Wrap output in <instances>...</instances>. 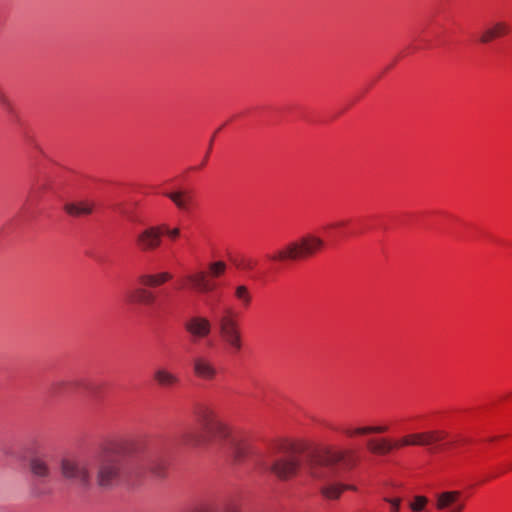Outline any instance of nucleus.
I'll use <instances>...</instances> for the list:
<instances>
[{
    "mask_svg": "<svg viewBox=\"0 0 512 512\" xmlns=\"http://www.w3.org/2000/svg\"><path fill=\"white\" fill-rule=\"evenodd\" d=\"M131 454H135V461L142 469L157 478L164 477L165 463L155 450L142 448L133 441L118 440L107 443L92 458V465H96L97 485L102 489H111L120 484L125 475V458Z\"/></svg>",
    "mask_w": 512,
    "mask_h": 512,
    "instance_id": "f257e3e1",
    "label": "nucleus"
},
{
    "mask_svg": "<svg viewBox=\"0 0 512 512\" xmlns=\"http://www.w3.org/2000/svg\"><path fill=\"white\" fill-rule=\"evenodd\" d=\"M356 455L352 450L323 448L312 453L305 465V471L315 481L321 482V494L328 500H336L347 489L354 486L338 482L343 475L356 465Z\"/></svg>",
    "mask_w": 512,
    "mask_h": 512,
    "instance_id": "f03ea898",
    "label": "nucleus"
},
{
    "mask_svg": "<svg viewBox=\"0 0 512 512\" xmlns=\"http://www.w3.org/2000/svg\"><path fill=\"white\" fill-rule=\"evenodd\" d=\"M197 419L205 438L187 433L183 435L182 441L184 444L191 447H199L203 444L217 445L220 449L227 451L237 463L242 462L253 453L251 444L244 437L232 434L229 427L218 418L211 408H199Z\"/></svg>",
    "mask_w": 512,
    "mask_h": 512,
    "instance_id": "7ed1b4c3",
    "label": "nucleus"
},
{
    "mask_svg": "<svg viewBox=\"0 0 512 512\" xmlns=\"http://www.w3.org/2000/svg\"><path fill=\"white\" fill-rule=\"evenodd\" d=\"M324 246L325 242L321 237L308 233L298 240L288 243L268 258L272 261L304 259L321 251Z\"/></svg>",
    "mask_w": 512,
    "mask_h": 512,
    "instance_id": "20e7f679",
    "label": "nucleus"
},
{
    "mask_svg": "<svg viewBox=\"0 0 512 512\" xmlns=\"http://www.w3.org/2000/svg\"><path fill=\"white\" fill-rule=\"evenodd\" d=\"M301 447L289 444L284 448V455L268 465L262 455H258L255 459V465L263 470H270L281 480H288L295 476L301 467V459L299 457Z\"/></svg>",
    "mask_w": 512,
    "mask_h": 512,
    "instance_id": "39448f33",
    "label": "nucleus"
},
{
    "mask_svg": "<svg viewBox=\"0 0 512 512\" xmlns=\"http://www.w3.org/2000/svg\"><path fill=\"white\" fill-rule=\"evenodd\" d=\"M92 458L65 457L60 462V472L64 479L82 488H87L92 479Z\"/></svg>",
    "mask_w": 512,
    "mask_h": 512,
    "instance_id": "423d86ee",
    "label": "nucleus"
},
{
    "mask_svg": "<svg viewBox=\"0 0 512 512\" xmlns=\"http://www.w3.org/2000/svg\"><path fill=\"white\" fill-rule=\"evenodd\" d=\"M217 322L220 336L230 348L231 353L239 352L242 349V340L233 310L227 308Z\"/></svg>",
    "mask_w": 512,
    "mask_h": 512,
    "instance_id": "0eeeda50",
    "label": "nucleus"
},
{
    "mask_svg": "<svg viewBox=\"0 0 512 512\" xmlns=\"http://www.w3.org/2000/svg\"><path fill=\"white\" fill-rule=\"evenodd\" d=\"M465 505V499L459 490H443L433 495V506L439 512H463Z\"/></svg>",
    "mask_w": 512,
    "mask_h": 512,
    "instance_id": "6e6552de",
    "label": "nucleus"
},
{
    "mask_svg": "<svg viewBox=\"0 0 512 512\" xmlns=\"http://www.w3.org/2000/svg\"><path fill=\"white\" fill-rule=\"evenodd\" d=\"M29 472L39 484H47L52 476L51 456L43 452H34L28 460Z\"/></svg>",
    "mask_w": 512,
    "mask_h": 512,
    "instance_id": "1a4fd4ad",
    "label": "nucleus"
},
{
    "mask_svg": "<svg viewBox=\"0 0 512 512\" xmlns=\"http://www.w3.org/2000/svg\"><path fill=\"white\" fill-rule=\"evenodd\" d=\"M162 233L161 227L149 226L136 235L135 244L142 252L156 250L162 243Z\"/></svg>",
    "mask_w": 512,
    "mask_h": 512,
    "instance_id": "9d476101",
    "label": "nucleus"
},
{
    "mask_svg": "<svg viewBox=\"0 0 512 512\" xmlns=\"http://www.w3.org/2000/svg\"><path fill=\"white\" fill-rule=\"evenodd\" d=\"M211 322L202 316H193L184 323L185 330L195 340L203 339L211 333Z\"/></svg>",
    "mask_w": 512,
    "mask_h": 512,
    "instance_id": "9b49d317",
    "label": "nucleus"
},
{
    "mask_svg": "<svg viewBox=\"0 0 512 512\" xmlns=\"http://www.w3.org/2000/svg\"><path fill=\"white\" fill-rule=\"evenodd\" d=\"M511 31V26L506 21H495L486 27L479 35L481 44H488L496 38L504 37Z\"/></svg>",
    "mask_w": 512,
    "mask_h": 512,
    "instance_id": "f8f14e48",
    "label": "nucleus"
},
{
    "mask_svg": "<svg viewBox=\"0 0 512 512\" xmlns=\"http://www.w3.org/2000/svg\"><path fill=\"white\" fill-rule=\"evenodd\" d=\"M195 375L203 380H213L217 375V368L213 362L205 356H197L193 360Z\"/></svg>",
    "mask_w": 512,
    "mask_h": 512,
    "instance_id": "ddd939ff",
    "label": "nucleus"
},
{
    "mask_svg": "<svg viewBox=\"0 0 512 512\" xmlns=\"http://www.w3.org/2000/svg\"><path fill=\"white\" fill-rule=\"evenodd\" d=\"M165 196L168 197L179 210L186 213H189L195 205L192 192L187 190L168 192L165 193Z\"/></svg>",
    "mask_w": 512,
    "mask_h": 512,
    "instance_id": "4468645a",
    "label": "nucleus"
},
{
    "mask_svg": "<svg viewBox=\"0 0 512 512\" xmlns=\"http://www.w3.org/2000/svg\"><path fill=\"white\" fill-rule=\"evenodd\" d=\"M94 207V201L83 199L75 202H67L63 208L68 215L73 217H80L92 214Z\"/></svg>",
    "mask_w": 512,
    "mask_h": 512,
    "instance_id": "2eb2a0df",
    "label": "nucleus"
},
{
    "mask_svg": "<svg viewBox=\"0 0 512 512\" xmlns=\"http://www.w3.org/2000/svg\"><path fill=\"white\" fill-rule=\"evenodd\" d=\"M127 297L130 303L146 306L153 305L156 300L154 293L144 287H137L129 291Z\"/></svg>",
    "mask_w": 512,
    "mask_h": 512,
    "instance_id": "dca6fc26",
    "label": "nucleus"
},
{
    "mask_svg": "<svg viewBox=\"0 0 512 512\" xmlns=\"http://www.w3.org/2000/svg\"><path fill=\"white\" fill-rule=\"evenodd\" d=\"M185 280L189 283V288L191 290L205 293L209 292L213 289L209 281L207 280V276L205 272H197L194 274H189L185 277Z\"/></svg>",
    "mask_w": 512,
    "mask_h": 512,
    "instance_id": "f3484780",
    "label": "nucleus"
},
{
    "mask_svg": "<svg viewBox=\"0 0 512 512\" xmlns=\"http://www.w3.org/2000/svg\"><path fill=\"white\" fill-rule=\"evenodd\" d=\"M153 378L159 386L164 388L173 387L180 382L179 377L166 368L156 369L154 371Z\"/></svg>",
    "mask_w": 512,
    "mask_h": 512,
    "instance_id": "a211bd4d",
    "label": "nucleus"
},
{
    "mask_svg": "<svg viewBox=\"0 0 512 512\" xmlns=\"http://www.w3.org/2000/svg\"><path fill=\"white\" fill-rule=\"evenodd\" d=\"M368 449L377 455H387L392 452L395 447V441H390L387 438L370 439L367 442Z\"/></svg>",
    "mask_w": 512,
    "mask_h": 512,
    "instance_id": "6ab92c4d",
    "label": "nucleus"
},
{
    "mask_svg": "<svg viewBox=\"0 0 512 512\" xmlns=\"http://www.w3.org/2000/svg\"><path fill=\"white\" fill-rule=\"evenodd\" d=\"M232 290L234 299L241 307L248 308L251 305L253 297L248 286L237 284Z\"/></svg>",
    "mask_w": 512,
    "mask_h": 512,
    "instance_id": "aec40b11",
    "label": "nucleus"
},
{
    "mask_svg": "<svg viewBox=\"0 0 512 512\" xmlns=\"http://www.w3.org/2000/svg\"><path fill=\"white\" fill-rule=\"evenodd\" d=\"M172 278L168 272H161L158 274H143L139 277V281L146 287H157Z\"/></svg>",
    "mask_w": 512,
    "mask_h": 512,
    "instance_id": "412c9836",
    "label": "nucleus"
},
{
    "mask_svg": "<svg viewBox=\"0 0 512 512\" xmlns=\"http://www.w3.org/2000/svg\"><path fill=\"white\" fill-rule=\"evenodd\" d=\"M388 431V426L379 425V426H364L357 428H347L344 429L343 432L348 437H354L358 435H367V434H380Z\"/></svg>",
    "mask_w": 512,
    "mask_h": 512,
    "instance_id": "4be33fe9",
    "label": "nucleus"
},
{
    "mask_svg": "<svg viewBox=\"0 0 512 512\" xmlns=\"http://www.w3.org/2000/svg\"><path fill=\"white\" fill-rule=\"evenodd\" d=\"M429 499L424 495H415L409 503V508L412 512H422L425 510Z\"/></svg>",
    "mask_w": 512,
    "mask_h": 512,
    "instance_id": "5701e85b",
    "label": "nucleus"
},
{
    "mask_svg": "<svg viewBox=\"0 0 512 512\" xmlns=\"http://www.w3.org/2000/svg\"><path fill=\"white\" fill-rule=\"evenodd\" d=\"M414 438L418 439L419 446H431L434 443H437L434 439L433 431H426L421 433H416Z\"/></svg>",
    "mask_w": 512,
    "mask_h": 512,
    "instance_id": "b1692460",
    "label": "nucleus"
},
{
    "mask_svg": "<svg viewBox=\"0 0 512 512\" xmlns=\"http://www.w3.org/2000/svg\"><path fill=\"white\" fill-rule=\"evenodd\" d=\"M416 436V433L405 435L402 438L395 441V447L396 449L405 447V446H413L418 445V439L414 438Z\"/></svg>",
    "mask_w": 512,
    "mask_h": 512,
    "instance_id": "393cba45",
    "label": "nucleus"
},
{
    "mask_svg": "<svg viewBox=\"0 0 512 512\" xmlns=\"http://www.w3.org/2000/svg\"><path fill=\"white\" fill-rule=\"evenodd\" d=\"M209 270L213 277H220L226 270V264L223 261H216L209 265Z\"/></svg>",
    "mask_w": 512,
    "mask_h": 512,
    "instance_id": "a878e982",
    "label": "nucleus"
},
{
    "mask_svg": "<svg viewBox=\"0 0 512 512\" xmlns=\"http://www.w3.org/2000/svg\"><path fill=\"white\" fill-rule=\"evenodd\" d=\"M384 501L389 504L390 512H400L402 499L399 497H385Z\"/></svg>",
    "mask_w": 512,
    "mask_h": 512,
    "instance_id": "bb28decb",
    "label": "nucleus"
},
{
    "mask_svg": "<svg viewBox=\"0 0 512 512\" xmlns=\"http://www.w3.org/2000/svg\"><path fill=\"white\" fill-rule=\"evenodd\" d=\"M166 235L171 239V240H175L179 237L180 235V229L179 228H172V229H166L165 231Z\"/></svg>",
    "mask_w": 512,
    "mask_h": 512,
    "instance_id": "cd10ccee",
    "label": "nucleus"
},
{
    "mask_svg": "<svg viewBox=\"0 0 512 512\" xmlns=\"http://www.w3.org/2000/svg\"><path fill=\"white\" fill-rule=\"evenodd\" d=\"M433 435H434V439L436 440V442H440V441L444 440L448 434H447V432L442 431V430H433Z\"/></svg>",
    "mask_w": 512,
    "mask_h": 512,
    "instance_id": "c85d7f7f",
    "label": "nucleus"
},
{
    "mask_svg": "<svg viewBox=\"0 0 512 512\" xmlns=\"http://www.w3.org/2000/svg\"><path fill=\"white\" fill-rule=\"evenodd\" d=\"M343 225H344V222H336V223L330 224L328 227L329 228H339V227H342Z\"/></svg>",
    "mask_w": 512,
    "mask_h": 512,
    "instance_id": "c756f323",
    "label": "nucleus"
},
{
    "mask_svg": "<svg viewBox=\"0 0 512 512\" xmlns=\"http://www.w3.org/2000/svg\"><path fill=\"white\" fill-rule=\"evenodd\" d=\"M63 384H64V382H57V383H55V384H54L53 388H54L55 390H57V389H59V388H60V386H61V385H63Z\"/></svg>",
    "mask_w": 512,
    "mask_h": 512,
    "instance_id": "7c9ffc66",
    "label": "nucleus"
},
{
    "mask_svg": "<svg viewBox=\"0 0 512 512\" xmlns=\"http://www.w3.org/2000/svg\"><path fill=\"white\" fill-rule=\"evenodd\" d=\"M226 512H238L237 509L233 508V507H230L227 509Z\"/></svg>",
    "mask_w": 512,
    "mask_h": 512,
    "instance_id": "2f4dec72",
    "label": "nucleus"
}]
</instances>
